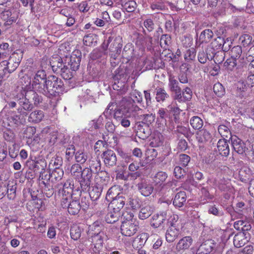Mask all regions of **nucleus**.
<instances>
[{
  "label": "nucleus",
  "instance_id": "obj_55",
  "mask_svg": "<svg viewBox=\"0 0 254 254\" xmlns=\"http://www.w3.org/2000/svg\"><path fill=\"white\" fill-rule=\"evenodd\" d=\"M213 91L218 97H222L225 93V88L219 82L216 83L214 85Z\"/></svg>",
  "mask_w": 254,
  "mask_h": 254
},
{
  "label": "nucleus",
  "instance_id": "obj_39",
  "mask_svg": "<svg viewBox=\"0 0 254 254\" xmlns=\"http://www.w3.org/2000/svg\"><path fill=\"white\" fill-rule=\"evenodd\" d=\"M225 43L226 42L223 38L218 37L211 42L210 47L214 51L221 50L223 48L224 45Z\"/></svg>",
  "mask_w": 254,
  "mask_h": 254
},
{
  "label": "nucleus",
  "instance_id": "obj_13",
  "mask_svg": "<svg viewBox=\"0 0 254 254\" xmlns=\"http://www.w3.org/2000/svg\"><path fill=\"white\" fill-rule=\"evenodd\" d=\"M136 187L140 193L144 196H149L153 192L154 188L149 181L141 179L136 185Z\"/></svg>",
  "mask_w": 254,
  "mask_h": 254
},
{
  "label": "nucleus",
  "instance_id": "obj_56",
  "mask_svg": "<svg viewBox=\"0 0 254 254\" xmlns=\"http://www.w3.org/2000/svg\"><path fill=\"white\" fill-rule=\"evenodd\" d=\"M195 58V51L193 48L188 50L184 55V58L187 62H191Z\"/></svg>",
  "mask_w": 254,
  "mask_h": 254
},
{
  "label": "nucleus",
  "instance_id": "obj_37",
  "mask_svg": "<svg viewBox=\"0 0 254 254\" xmlns=\"http://www.w3.org/2000/svg\"><path fill=\"white\" fill-rule=\"evenodd\" d=\"M102 189L103 188L101 187H98L96 185L93 186L89 192L91 199L93 201L97 200L101 195Z\"/></svg>",
  "mask_w": 254,
  "mask_h": 254
},
{
  "label": "nucleus",
  "instance_id": "obj_45",
  "mask_svg": "<svg viewBox=\"0 0 254 254\" xmlns=\"http://www.w3.org/2000/svg\"><path fill=\"white\" fill-rule=\"evenodd\" d=\"M190 124L194 129L198 130L202 127L203 122L199 117L194 116L191 118Z\"/></svg>",
  "mask_w": 254,
  "mask_h": 254
},
{
  "label": "nucleus",
  "instance_id": "obj_47",
  "mask_svg": "<svg viewBox=\"0 0 254 254\" xmlns=\"http://www.w3.org/2000/svg\"><path fill=\"white\" fill-rule=\"evenodd\" d=\"M218 130L220 134L223 137H229L231 139V136H233L229 128L226 126L223 125H220L218 127Z\"/></svg>",
  "mask_w": 254,
  "mask_h": 254
},
{
  "label": "nucleus",
  "instance_id": "obj_11",
  "mask_svg": "<svg viewBox=\"0 0 254 254\" xmlns=\"http://www.w3.org/2000/svg\"><path fill=\"white\" fill-rule=\"evenodd\" d=\"M138 228L136 221H123L121 226V233L124 236L130 237L137 232Z\"/></svg>",
  "mask_w": 254,
  "mask_h": 254
},
{
  "label": "nucleus",
  "instance_id": "obj_10",
  "mask_svg": "<svg viewBox=\"0 0 254 254\" xmlns=\"http://www.w3.org/2000/svg\"><path fill=\"white\" fill-rule=\"evenodd\" d=\"M126 202V192L118 193L115 198L112 200L108 208L120 212Z\"/></svg>",
  "mask_w": 254,
  "mask_h": 254
},
{
  "label": "nucleus",
  "instance_id": "obj_36",
  "mask_svg": "<svg viewBox=\"0 0 254 254\" xmlns=\"http://www.w3.org/2000/svg\"><path fill=\"white\" fill-rule=\"evenodd\" d=\"M213 36V32L210 29H205L200 33L199 42L200 43H208Z\"/></svg>",
  "mask_w": 254,
  "mask_h": 254
},
{
  "label": "nucleus",
  "instance_id": "obj_41",
  "mask_svg": "<svg viewBox=\"0 0 254 254\" xmlns=\"http://www.w3.org/2000/svg\"><path fill=\"white\" fill-rule=\"evenodd\" d=\"M156 99L157 102H163L169 97V95L163 89L159 87L156 88Z\"/></svg>",
  "mask_w": 254,
  "mask_h": 254
},
{
  "label": "nucleus",
  "instance_id": "obj_38",
  "mask_svg": "<svg viewBox=\"0 0 254 254\" xmlns=\"http://www.w3.org/2000/svg\"><path fill=\"white\" fill-rule=\"evenodd\" d=\"M93 169L95 173H98L101 170V161L98 157L92 158L89 160V167Z\"/></svg>",
  "mask_w": 254,
  "mask_h": 254
},
{
  "label": "nucleus",
  "instance_id": "obj_8",
  "mask_svg": "<svg viewBox=\"0 0 254 254\" xmlns=\"http://www.w3.org/2000/svg\"><path fill=\"white\" fill-rule=\"evenodd\" d=\"M171 43V37L168 35H163L161 38L160 41V46L165 49L164 51L161 53L160 55V57L161 59L163 60L164 61L166 62H170L171 60H172L173 62H176V59L173 60V54L169 52V50H167L169 45ZM175 59H176L175 58Z\"/></svg>",
  "mask_w": 254,
  "mask_h": 254
},
{
  "label": "nucleus",
  "instance_id": "obj_23",
  "mask_svg": "<svg viewBox=\"0 0 254 254\" xmlns=\"http://www.w3.org/2000/svg\"><path fill=\"white\" fill-rule=\"evenodd\" d=\"M74 183L72 179H67L63 185V190H62V195H68V197L72 196L73 192H77L79 194V191L78 189L73 190Z\"/></svg>",
  "mask_w": 254,
  "mask_h": 254
},
{
  "label": "nucleus",
  "instance_id": "obj_46",
  "mask_svg": "<svg viewBox=\"0 0 254 254\" xmlns=\"http://www.w3.org/2000/svg\"><path fill=\"white\" fill-rule=\"evenodd\" d=\"M82 171V168L80 164L75 163L73 164L70 167L71 175L74 177L75 178H79L81 175V173Z\"/></svg>",
  "mask_w": 254,
  "mask_h": 254
},
{
  "label": "nucleus",
  "instance_id": "obj_4",
  "mask_svg": "<svg viewBox=\"0 0 254 254\" xmlns=\"http://www.w3.org/2000/svg\"><path fill=\"white\" fill-rule=\"evenodd\" d=\"M14 99L19 106V107L17 109L18 113L23 117L27 116L28 112L31 111L33 108V105L31 101L26 99V96L23 91L20 94L16 95Z\"/></svg>",
  "mask_w": 254,
  "mask_h": 254
},
{
  "label": "nucleus",
  "instance_id": "obj_5",
  "mask_svg": "<svg viewBox=\"0 0 254 254\" xmlns=\"http://www.w3.org/2000/svg\"><path fill=\"white\" fill-rule=\"evenodd\" d=\"M26 166L28 169L33 171L35 174H40L39 179L44 180L46 178V175L45 178L43 174L45 173V168L47 166L46 162L42 159L38 160H28L26 162Z\"/></svg>",
  "mask_w": 254,
  "mask_h": 254
},
{
  "label": "nucleus",
  "instance_id": "obj_49",
  "mask_svg": "<svg viewBox=\"0 0 254 254\" xmlns=\"http://www.w3.org/2000/svg\"><path fill=\"white\" fill-rule=\"evenodd\" d=\"M81 59V53L79 50L74 51L70 57L69 64H79Z\"/></svg>",
  "mask_w": 254,
  "mask_h": 254
},
{
  "label": "nucleus",
  "instance_id": "obj_19",
  "mask_svg": "<svg viewBox=\"0 0 254 254\" xmlns=\"http://www.w3.org/2000/svg\"><path fill=\"white\" fill-rule=\"evenodd\" d=\"M215 246L214 241L208 239L203 242L198 248L196 254H209Z\"/></svg>",
  "mask_w": 254,
  "mask_h": 254
},
{
  "label": "nucleus",
  "instance_id": "obj_50",
  "mask_svg": "<svg viewBox=\"0 0 254 254\" xmlns=\"http://www.w3.org/2000/svg\"><path fill=\"white\" fill-rule=\"evenodd\" d=\"M167 174L164 172H158L154 178V181L156 184L161 185L167 178Z\"/></svg>",
  "mask_w": 254,
  "mask_h": 254
},
{
  "label": "nucleus",
  "instance_id": "obj_14",
  "mask_svg": "<svg viewBox=\"0 0 254 254\" xmlns=\"http://www.w3.org/2000/svg\"><path fill=\"white\" fill-rule=\"evenodd\" d=\"M104 162L106 166H115L117 162V158L115 152L111 150L108 149L103 152L101 155Z\"/></svg>",
  "mask_w": 254,
  "mask_h": 254
},
{
  "label": "nucleus",
  "instance_id": "obj_1",
  "mask_svg": "<svg viewBox=\"0 0 254 254\" xmlns=\"http://www.w3.org/2000/svg\"><path fill=\"white\" fill-rule=\"evenodd\" d=\"M134 101L132 99L123 98L120 101L118 108L115 110L114 118L125 127H127L130 125L129 118H134Z\"/></svg>",
  "mask_w": 254,
  "mask_h": 254
},
{
  "label": "nucleus",
  "instance_id": "obj_34",
  "mask_svg": "<svg viewBox=\"0 0 254 254\" xmlns=\"http://www.w3.org/2000/svg\"><path fill=\"white\" fill-rule=\"evenodd\" d=\"M120 212L116 211L115 210L110 209V211L105 216V221L108 223H114L118 221L120 217Z\"/></svg>",
  "mask_w": 254,
  "mask_h": 254
},
{
  "label": "nucleus",
  "instance_id": "obj_48",
  "mask_svg": "<svg viewBox=\"0 0 254 254\" xmlns=\"http://www.w3.org/2000/svg\"><path fill=\"white\" fill-rule=\"evenodd\" d=\"M225 54L222 52H218L213 56L209 55L210 60H213L214 64H222L225 58Z\"/></svg>",
  "mask_w": 254,
  "mask_h": 254
},
{
  "label": "nucleus",
  "instance_id": "obj_44",
  "mask_svg": "<svg viewBox=\"0 0 254 254\" xmlns=\"http://www.w3.org/2000/svg\"><path fill=\"white\" fill-rule=\"evenodd\" d=\"M244 233H240L236 235L234 238V245L237 248H240L244 245L246 240L244 239Z\"/></svg>",
  "mask_w": 254,
  "mask_h": 254
},
{
  "label": "nucleus",
  "instance_id": "obj_30",
  "mask_svg": "<svg viewBox=\"0 0 254 254\" xmlns=\"http://www.w3.org/2000/svg\"><path fill=\"white\" fill-rule=\"evenodd\" d=\"M242 53V50L241 46L234 47L231 50V59H227L224 64H236L237 60L240 57Z\"/></svg>",
  "mask_w": 254,
  "mask_h": 254
},
{
  "label": "nucleus",
  "instance_id": "obj_42",
  "mask_svg": "<svg viewBox=\"0 0 254 254\" xmlns=\"http://www.w3.org/2000/svg\"><path fill=\"white\" fill-rule=\"evenodd\" d=\"M253 37L248 34H244L239 38V42L244 47H246L250 46L252 42Z\"/></svg>",
  "mask_w": 254,
  "mask_h": 254
},
{
  "label": "nucleus",
  "instance_id": "obj_2",
  "mask_svg": "<svg viewBox=\"0 0 254 254\" xmlns=\"http://www.w3.org/2000/svg\"><path fill=\"white\" fill-rule=\"evenodd\" d=\"M40 93L49 98L56 97L64 92V84L61 79L56 76H50L48 77V81Z\"/></svg>",
  "mask_w": 254,
  "mask_h": 254
},
{
  "label": "nucleus",
  "instance_id": "obj_27",
  "mask_svg": "<svg viewBox=\"0 0 254 254\" xmlns=\"http://www.w3.org/2000/svg\"><path fill=\"white\" fill-rule=\"evenodd\" d=\"M73 64H68V65H70V68H69L68 66L64 64L62 69L58 70L59 72H60V74L64 79L68 80L72 78V72L70 71L71 69H72L73 71H75L78 69L79 64H78L76 68H75L74 66L72 67L71 66Z\"/></svg>",
  "mask_w": 254,
  "mask_h": 254
},
{
  "label": "nucleus",
  "instance_id": "obj_3",
  "mask_svg": "<svg viewBox=\"0 0 254 254\" xmlns=\"http://www.w3.org/2000/svg\"><path fill=\"white\" fill-rule=\"evenodd\" d=\"M93 227L94 226H90L88 228L87 231L88 241L94 246L93 251L96 253V251L99 252L100 250L102 249L105 236L103 232H94Z\"/></svg>",
  "mask_w": 254,
  "mask_h": 254
},
{
  "label": "nucleus",
  "instance_id": "obj_18",
  "mask_svg": "<svg viewBox=\"0 0 254 254\" xmlns=\"http://www.w3.org/2000/svg\"><path fill=\"white\" fill-rule=\"evenodd\" d=\"M233 149L238 154H243L247 150L246 144L236 136H231Z\"/></svg>",
  "mask_w": 254,
  "mask_h": 254
},
{
  "label": "nucleus",
  "instance_id": "obj_62",
  "mask_svg": "<svg viewBox=\"0 0 254 254\" xmlns=\"http://www.w3.org/2000/svg\"><path fill=\"white\" fill-rule=\"evenodd\" d=\"M90 6L88 1H83L78 4V9L80 11L85 13L89 10Z\"/></svg>",
  "mask_w": 254,
  "mask_h": 254
},
{
  "label": "nucleus",
  "instance_id": "obj_58",
  "mask_svg": "<svg viewBox=\"0 0 254 254\" xmlns=\"http://www.w3.org/2000/svg\"><path fill=\"white\" fill-rule=\"evenodd\" d=\"M163 143V136L161 134H156L152 138L150 145L153 147L160 146Z\"/></svg>",
  "mask_w": 254,
  "mask_h": 254
},
{
  "label": "nucleus",
  "instance_id": "obj_53",
  "mask_svg": "<svg viewBox=\"0 0 254 254\" xmlns=\"http://www.w3.org/2000/svg\"><path fill=\"white\" fill-rule=\"evenodd\" d=\"M16 188L17 187L16 185H7L6 187V192L7 194V197L9 199H13L15 198L16 196Z\"/></svg>",
  "mask_w": 254,
  "mask_h": 254
},
{
  "label": "nucleus",
  "instance_id": "obj_40",
  "mask_svg": "<svg viewBox=\"0 0 254 254\" xmlns=\"http://www.w3.org/2000/svg\"><path fill=\"white\" fill-rule=\"evenodd\" d=\"M97 40V36L93 33L85 35L83 39V44L87 46H91L96 43Z\"/></svg>",
  "mask_w": 254,
  "mask_h": 254
},
{
  "label": "nucleus",
  "instance_id": "obj_63",
  "mask_svg": "<svg viewBox=\"0 0 254 254\" xmlns=\"http://www.w3.org/2000/svg\"><path fill=\"white\" fill-rule=\"evenodd\" d=\"M115 72L116 74L120 76H124L125 75L129 74L130 71L127 66L125 67L124 65L121 64Z\"/></svg>",
  "mask_w": 254,
  "mask_h": 254
},
{
  "label": "nucleus",
  "instance_id": "obj_59",
  "mask_svg": "<svg viewBox=\"0 0 254 254\" xmlns=\"http://www.w3.org/2000/svg\"><path fill=\"white\" fill-rule=\"evenodd\" d=\"M208 212L209 214L218 217L222 216L224 214L223 211L218 207H217L215 205H210L208 208Z\"/></svg>",
  "mask_w": 254,
  "mask_h": 254
},
{
  "label": "nucleus",
  "instance_id": "obj_31",
  "mask_svg": "<svg viewBox=\"0 0 254 254\" xmlns=\"http://www.w3.org/2000/svg\"><path fill=\"white\" fill-rule=\"evenodd\" d=\"M252 173L251 170L247 166L241 168L239 172V178L243 182H247L252 179Z\"/></svg>",
  "mask_w": 254,
  "mask_h": 254
},
{
  "label": "nucleus",
  "instance_id": "obj_57",
  "mask_svg": "<svg viewBox=\"0 0 254 254\" xmlns=\"http://www.w3.org/2000/svg\"><path fill=\"white\" fill-rule=\"evenodd\" d=\"M192 97V91L189 87H186L182 91V102L189 100Z\"/></svg>",
  "mask_w": 254,
  "mask_h": 254
},
{
  "label": "nucleus",
  "instance_id": "obj_17",
  "mask_svg": "<svg viewBox=\"0 0 254 254\" xmlns=\"http://www.w3.org/2000/svg\"><path fill=\"white\" fill-rule=\"evenodd\" d=\"M141 200L135 195L127 191L126 193V205L129 206L132 210H136L141 205Z\"/></svg>",
  "mask_w": 254,
  "mask_h": 254
},
{
  "label": "nucleus",
  "instance_id": "obj_28",
  "mask_svg": "<svg viewBox=\"0 0 254 254\" xmlns=\"http://www.w3.org/2000/svg\"><path fill=\"white\" fill-rule=\"evenodd\" d=\"M192 239L190 236H186L179 240L176 245L177 250H185L188 249L192 245Z\"/></svg>",
  "mask_w": 254,
  "mask_h": 254
},
{
  "label": "nucleus",
  "instance_id": "obj_32",
  "mask_svg": "<svg viewBox=\"0 0 254 254\" xmlns=\"http://www.w3.org/2000/svg\"><path fill=\"white\" fill-rule=\"evenodd\" d=\"M44 116V113L42 111L36 110L30 114L28 117V121L35 123H39L42 121Z\"/></svg>",
  "mask_w": 254,
  "mask_h": 254
},
{
  "label": "nucleus",
  "instance_id": "obj_54",
  "mask_svg": "<svg viewBox=\"0 0 254 254\" xmlns=\"http://www.w3.org/2000/svg\"><path fill=\"white\" fill-rule=\"evenodd\" d=\"M71 238L74 240H77L81 236V230L78 226H74L70 228Z\"/></svg>",
  "mask_w": 254,
  "mask_h": 254
},
{
  "label": "nucleus",
  "instance_id": "obj_15",
  "mask_svg": "<svg viewBox=\"0 0 254 254\" xmlns=\"http://www.w3.org/2000/svg\"><path fill=\"white\" fill-rule=\"evenodd\" d=\"M178 81L173 77L169 78V87L170 90L174 93V99L178 102H182V90L178 85Z\"/></svg>",
  "mask_w": 254,
  "mask_h": 254
},
{
  "label": "nucleus",
  "instance_id": "obj_22",
  "mask_svg": "<svg viewBox=\"0 0 254 254\" xmlns=\"http://www.w3.org/2000/svg\"><path fill=\"white\" fill-rule=\"evenodd\" d=\"M137 128V134L139 138L142 139H145L149 136L151 132L149 127L147 125H143L140 121H137L136 123Z\"/></svg>",
  "mask_w": 254,
  "mask_h": 254
},
{
  "label": "nucleus",
  "instance_id": "obj_35",
  "mask_svg": "<svg viewBox=\"0 0 254 254\" xmlns=\"http://www.w3.org/2000/svg\"><path fill=\"white\" fill-rule=\"evenodd\" d=\"M64 174V171L61 168H55L49 177L52 179V181H59L63 177Z\"/></svg>",
  "mask_w": 254,
  "mask_h": 254
},
{
  "label": "nucleus",
  "instance_id": "obj_52",
  "mask_svg": "<svg viewBox=\"0 0 254 254\" xmlns=\"http://www.w3.org/2000/svg\"><path fill=\"white\" fill-rule=\"evenodd\" d=\"M122 6L127 12H133L136 7V3L133 0H129L122 3Z\"/></svg>",
  "mask_w": 254,
  "mask_h": 254
},
{
  "label": "nucleus",
  "instance_id": "obj_29",
  "mask_svg": "<svg viewBox=\"0 0 254 254\" xmlns=\"http://www.w3.org/2000/svg\"><path fill=\"white\" fill-rule=\"evenodd\" d=\"M26 96V99L30 101H33L35 106H38L42 102L43 99L41 96H39L35 91L29 90L23 91Z\"/></svg>",
  "mask_w": 254,
  "mask_h": 254
},
{
  "label": "nucleus",
  "instance_id": "obj_21",
  "mask_svg": "<svg viewBox=\"0 0 254 254\" xmlns=\"http://www.w3.org/2000/svg\"><path fill=\"white\" fill-rule=\"evenodd\" d=\"M180 234V230L175 224L171 223V226L166 232V240L169 243L173 242Z\"/></svg>",
  "mask_w": 254,
  "mask_h": 254
},
{
  "label": "nucleus",
  "instance_id": "obj_16",
  "mask_svg": "<svg viewBox=\"0 0 254 254\" xmlns=\"http://www.w3.org/2000/svg\"><path fill=\"white\" fill-rule=\"evenodd\" d=\"M167 220V213L162 212L160 213L154 214L151 217L150 224L154 228H157L163 226L165 222Z\"/></svg>",
  "mask_w": 254,
  "mask_h": 254
},
{
  "label": "nucleus",
  "instance_id": "obj_6",
  "mask_svg": "<svg viewBox=\"0 0 254 254\" xmlns=\"http://www.w3.org/2000/svg\"><path fill=\"white\" fill-rule=\"evenodd\" d=\"M80 177V180L79 181V182L81 188V190L79 191L80 195L81 191L84 192L89 190L93 178L92 170L88 167L84 168L82 169Z\"/></svg>",
  "mask_w": 254,
  "mask_h": 254
},
{
  "label": "nucleus",
  "instance_id": "obj_20",
  "mask_svg": "<svg viewBox=\"0 0 254 254\" xmlns=\"http://www.w3.org/2000/svg\"><path fill=\"white\" fill-rule=\"evenodd\" d=\"M0 17L4 25L9 26L16 21L17 15L16 13L12 12L10 10H5L1 13Z\"/></svg>",
  "mask_w": 254,
  "mask_h": 254
},
{
  "label": "nucleus",
  "instance_id": "obj_60",
  "mask_svg": "<svg viewBox=\"0 0 254 254\" xmlns=\"http://www.w3.org/2000/svg\"><path fill=\"white\" fill-rule=\"evenodd\" d=\"M19 82L22 86V88L25 89L30 86L31 80L29 76L25 75L20 78Z\"/></svg>",
  "mask_w": 254,
  "mask_h": 254
},
{
  "label": "nucleus",
  "instance_id": "obj_64",
  "mask_svg": "<svg viewBox=\"0 0 254 254\" xmlns=\"http://www.w3.org/2000/svg\"><path fill=\"white\" fill-rule=\"evenodd\" d=\"M117 188L116 186L110 188L107 192L106 198L107 199H110L113 200V199L115 198V196L118 194L117 193Z\"/></svg>",
  "mask_w": 254,
  "mask_h": 254
},
{
  "label": "nucleus",
  "instance_id": "obj_25",
  "mask_svg": "<svg viewBox=\"0 0 254 254\" xmlns=\"http://www.w3.org/2000/svg\"><path fill=\"white\" fill-rule=\"evenodd\" d=\"M187 195L185 191H180L177 193L173 199V204L176 207H182L186 203Z\"/></svg>",
  "mask_w": 254,
  "mask_h": 254
},
{
  "label": "nucleus",
  "instance_id": "obj_51",
  "mask_svg": "<svg viewBox=\"0 0 254 254\" xmlns=\"http://www.w3.org/2000/svg\"><path fill=\"white\" fill-rule=\"evenodd\" d=\"M75 159L77 162L82 164L86 161L87 155L83 150H78L75 153Z\"/></svg>",
  "mask_w": 254,
  "mask_h": 254
},
{
  "label": "nucleus",
  "instance_id": "obj_24",
  "mask_svg": "<svg viewBox=\"0 0 254 254\" xmlns=\"http://www.w3.org/2000/svg\"><path fill=\"white\" fill-rule=\"evenodd\" d=\"M196 137L199 143H205L211 140V135L206 129L203 128L197 131Z\"/></svg>",
  "mask_w": 254,
  "mask_h": 254
},
{
  "label": "nucleus",
  "instance_id": "obj_43",
  "mask_svg": "<svg viewBox=\"0 0 254 254\" xmlns=\"http://www.w3.org/2000/svg\"><path fill=\"white\" fill-rule=\"evenodd\" d=\"M152 214V210L149 206H146L141 208L138 214L139 219L144 220L148 218Z\"/></svg>",
  "mask_w": 254,
  "mask_h": 254
},
{
  "label": "nucleus",
  "instance_id": "obj_7",
  "mask_svg": "<svg viewBox=\"0 0 254 254\" xmlns=\"http://www.w3.org/2000/svg\"><path fill=\"white\" fill-rule=\"evenodd\" d=\"M134 119L136 122L140 121L143 125H147L152 124L155 120V117L152 114H144L143 110L140 108L138 106L134 104Z\"/></svg>",
  "mask_w": 254,
  "mask_h": 254
},
{
  "label": "nucleus",
  "instance_id": "obj_61",
  "mask_svg": "<svg viewBox=\"0 0 254 254\" xmlns=\"http://www.w3.org/2000/svg\"><path fill=\"white\" fill-rule=\"evenodd\" d=\"M190 160V157L187 154H181L179 155V162L184 167L188 166Z\"/></svg>",
  "mask_w": 254,
  "mask_h": 254
},
{
  "label": "nucleus",
  "instance_id": "obj_33",
  "mask_svg": "<svg viewBox=\"0 0 254 254\" xmlns=\"http://www.w3.org/2000/svg\"><path fill=\"white\" fill-rule=\"evenodd\" d=\"M66 208L69 214L76 215L78 213L81 209L80 202L78 200L74 199V198L72 199V201L70 202Z\"/></svg>",
  "mask_w": 254,
  "mask_h": 254
},
{
  "label": "nucleus",
  "instance_id": "obj_12",
  "mask_svg": "<svg viewBox=\"0 0 254 254\" xmlns=\"http://www.w3.org/2000/svg\"><path fill=\"white\" fill-rule=\"evenodd\" d=\"M119 46L120 51H121L123 45L121 43V39L116 38L115 40H113V38L110 37L107 41H105L103 43L102 48L107 53H108L107 50L109 49V53H111L114 52H116L117 50V47H119Z\"/></svg>",
  "mask_w": 254,
  "mask_h": 254
},
{
  "label": "nucleus",
  "instance_id": "obj_26",
  "mask_svg": "<svg viewBox=\"0 0 254 254\" xmlns=\"http://www.w3.org/2000/svg\"><path fill=\"white\" fill-rule=\"evenodd\" d=\"M217 148L219 154L222 156L227 157L229 155L230 148L227 139H219L217 142Z\"/></svg>",
  "mask_w": 254,
  "mask_h": 254
},
{
  "label": "nucleus",
  "instance_id": "obj_9",
  "mask_svg": "<svg viewBox=\"0 0 254 254\" xmlns=\"http://www.w3.org/2000/svg\"><path fill=\"white\" fill-rule=\"evenodd\" d=\"M48 81L46 72L44 70H39L37 72L32 82L33 88L39 93L44 89L45 86Z\"/></svg>",
  "mask_w": 254,
  "mask_h": 254
}]
</instances>
